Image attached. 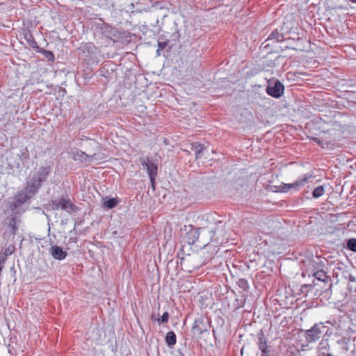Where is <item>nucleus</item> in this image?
Segmentation results:
<instances>
[{"label": "nucleus", "mask_w": 356, "mask_h": 356, "mask_svg": "<svg viewBox=\"0 0 356 356\" xmlns=\"http://www.w3.org/2000/svg\"><path fill=\"white\" fill-rule=\"evenodd\" d=\"M38 51L40 52L41 54H42L44 55V56L49 61H54V54L51 51H47V50H44V49H41V50H40Z\"/></svg>", "instance_id": "dca6fc26"}, {"label": "nucleus", "mask_w": 356, "mask_h": 356, "mask_svg": "<svg viewBox=\"0 0 356 356\" xmlns=\"http://www.w3.org/2000/svg\"><path fill=\"white\" fill-rule=\"evenodd\" d=\"M268 40H276L277 41H280L282 40V35L277 31H274L269 35Z\"/></svg>", "instance_id": "a211bd4d"}, {"label": "nucleus", "mask_w": 356, "mask_h": 356, "mask_svg": "<svg viewBox=\"0 0 356 356\" xmlns=\"http://www.w3.org/2000/svg\"><path fill=\"white\" fill-rule=\"evenodd\" d=\"M262 352V356H269V351L267 349L265 350H261Z\"/></svg>", "instance_id": "c756f323"}, {"label": "nucleus", "mask_w": 356, "mask_h": 356, "mask_svg": "<svg viewBox=\"0 0 356 356\" xmlns=\"http://www.w3.org/2000/svg\"><path fill=\"white\" fill-rule=\"evenodd\" d=\"M191 146L192 149L195 152L196 159L201 158L202 154L206 150V148L204 147V145L198 143H194L191 145Z\"/></svg>", "instance_id": "f8f14e48"}, {"label": "nucleus", "mask_w": 356, "mask_h": 356, "mask_svg": "<svg viewBox=\"0 0 356 356\" xmlns=\"http://www.w3.org/2000/svg\"><path fill=\"white\" fill-rule=\"evenodd\" d=\"M337 99L339 100H335V103H337V104H338L339 102L343 104V102L341 101V100H342V99L341 98V97L339 95L337 96ZM343 106H345L344 104H343Z\"/></svg>", "instance_id": "7c9ffc66"}, {"label": "nucleus", "mask_w": 356, "mask_h": 356, "mask_svg": "<svg viewBox=\"0 0 356 356\" xmlns=\"http://www.w3.org/2000/svg\"><path fill=\"white\" fill-rule=\"evenodd\" d=\"M165 343L170 347L174 346L177 341L176 334L174 332H168L165 336Z\"/></svg>", "instance_id": "ddd939ff"}, {"label": "nucleus", "mask_w": 356, "mask_h": 356, "mask_svg": "<svg viewBox=\"0 0 356 356\" xmlns=\"http://www.w3.org/2000/svg\"><path fill=\"white\" fill-rule=\"evenodd\" d=\"M279 191H280V192H283V193H286V192H288V191H289V190H288V188H287V187H284V184H282V185H280V186H279Z\"/></svg>", "instance_id": "393cba45"}, {"label": "nucleus", "mask_w": 356, "mask_h": 356, "mask_svg": "<svg viewBox=\"0 0 356 356\" xmlns=\"http://www.w3.org/2000/svg\"><path fill=\"white\" fill-rule=\"evenodd\" d=\"M353 2H356V0H351Z\"/></svg>", "instance_id": "c9c22d12"}, {"label": "nucleus", "mask_w": 356, "mask_h": 356, "mask_svg": "<svg viewBox=\"0 0 356 356\" xmlns=\"http://www.w3.org/2000/svg\"><path fill=\"white\" fill-rule=\"evenodd\" d=\"M160 49L158 48L157 51H156V54L157 56H159L160 55Z\"/></svg>", "instance_id": "72a5a7b5"}, {"label": "nucleus", "mask_w": 356, "mask_h": 356, "mask_svg": "<svg viewBox=\"0 0 356 356\" xmlns=\"http://www.w3.org/2000/svg\"><path fill=\"white\" fill-rule=\"evenodd\" d=\"M284 86L280 81H276L273 86H269L267 88V92L269 95L278 98L284 92Z\"/></svg>", "instance_id": "423d86ee"}, {"label": "nucleus", "mask_w": 356, "mask_h": 356, "mask_svg": "<svg viewBox=\"0 0 356 356\" xmlns=\"http://www.w3.org/2000/svg\"><path fill=\"white\" fill-rule=\"evenodd\" d=\"M13 251H14V247L12 245H10L4 250L3 254H4V256H6V257H8L9 255H11L13 254Z\"/></svg>", "instance_id": "5701e85b"}, {"label": "nucleus", "mask_w": 356, "mask_h": 356, "mask_svg": "<svg viewBox=\"0 0 356 356\" xmlns=\"http://www.w3.org/2000/svg\"><path fill=\"white\" fill-rule=\"evenodd\" d=\"M70 155L74 161L84 163H91L103 159L102 156L96 153L90 155L79 149L72 151Z\"/></svg>", "instance_id": "7ed1b4c3"}, {"label": "nucleus", "mask_w": 356, "mask_h": 356, "mask_svg": "<svg viewBox=\"0 0 356 356\" xmlns=\"http://www.w3.org/2000/svg\"><path fill=\"white\" fill-rule=\"evenodd\" d=\"M9 228L10 229L11 234L13 235L15 234L16 231L17 230V220L15 218H13L10 220Z\"/></svg>", "instance_id": "f3484780"}, {"label": "nucleus", "mask_w": 356, "mask_h": 356, "mask_svg": "<svg viewBox=\"0 0 356 356\" xmlns=\"http://www.w3.org/2000/svg\"><path fill=\"white\" fill-rule=\"evenodd\" d=\"M169 319V314L168 312H164L163 315L161 316V318L158 320L159 323H167Z\"/></svg>", "instance_id": "4be33fe9"}, {"label": "nucleus", "mask_w": 356, "mask_h": 356, "mask_svg": "<svg viewBox=\"0 0 356 356\" xmlns=\"http://www.w3.org/2000/svg\"><path fill=\"white\" fill-rule=\"evenodd\" d=\"M347 247L350 250L356 252V238L349 239L347 242Z\"/></svg>", "instance_id": "aec40b11"}, {"label": "nucleus", "mask_w": 356, "mask_h": 356, "mask_svg": "<svg viewBox=\"0 0 356 356\" xmlns=\"http://www.w3.org/2000/svg\"><path fill=\"white\" fill-rule=\"evenodd\" d=\"M312 275L321 281H325L327 277L325 273L321 270V268H319L316 271L314 272Z\"/></svg>", "instance_id": "4468645a"}, {"label": "nucleus", "mask_w": 356, "mask_h": 356, "mask_svg": "<svg viewBox=\"0 0 356 356\" xmlns=\"http://www.w3.org/2000/svg\"><path fill=\"white\" fill-rule=\"evenodd\" d=\"M52 208L54 209H62L68 213L72 212L75 210L74 205L72 203L70 199L61 198L53 201Z\"/></svg>", "instance_id": "39448f33"}, {"label": "nucleus", "mask_w": 356, "mask_h": 356, "mask_svg": "<svg viewBox=\"0 0 356 356\" xmlns=\"http://www.w3.org/2000/svg\"><path fill=\"white\" fill-rule=\"evenodd\" d=\"M338 321V327L341 331L340 334H343V332H346L350 329V318L347 315L339 316Z\"/></svg>", "instance_id": "9d476101"}, {"label": "nucleus", "mask_w": 356, "mask_h": 356, "mask_svg": "<svg viewBox=\"0 0 356 356\" xmlns=\"http://www.w3.org/2000/svg\"><path fill=\"white\" fill-rule=\"evenodd\" d=\"M311 178H312L311 176L304 175L303 178L298 179L297 181H294L293 183L284 184V187H287L289 191L290 190H298L299 188L302 187L305 184V183H307V181Z\"/></svg>", "instance_id": "0eeeda50"}, {"label": "nucleus", "mask_w": 356, "mask_h": 356, "mask_svg": "<svg viewBox=\"0 0 356 356\" xmlns=\"http://www.w3.org/2000/svg\"><path fill=\"white\" fill-rule=\"evenodd\" d=\"M166 46V43L165 42H159L158 44V48L161 51L162 49H163Z\"/></svg>", "instance_id": "bb28decb"}, {"label": "nucleus", "mask_w": 356, "mask_h": 356, "mask_svg": "<svg viewBox=\"0 0 356 356\" xmlns=\"http://www.w3.org/2000/svg\"><path fill=\"white\" fill-rule=\"evenodd\" d=\"M325 333L323 339L326 338L327 343L330 344V348L334 343V339L332 337V330L323 323L315 324L311 329L306 331V339L309 343L315 342Z\"/></svg>", "instance_id": "f03ea898"}, {"label": "nucleus", "mask_w": 356, "mask_h": 356, "mask_svg": "<svg viewBox=\"0 0 356 356\" xmlns=\"http://www.w3.org/2000/svg\"><path fill=\"white\" fill-rule=\"evenodd\" d=\"M302 263L309 276L323 266L321 259L317 256L306 258Z\"/></svg>", "instance_id": "20e7f679"}, {"label": "nucleus", "mask_w": 356, "mask_h": 356, "mask_svg": "<svg viewBox=\"0 0 356 356\" xmlns=\"http://www.w3.org/2000/svg\"><path fill=\"white\" fill-rule=\"evenodd\" d=\"M155 177H149L150 182H151V186H152V188L153 190L155 189Z\"/></svg>", "instance_id": "a878e982"}, {"label": "nucleus", "mask_w": 356, "mask_h": 356, "mask_svg": "<svg viewBox=\"0 0 356 356\" xmlns=\"http://www.w3.org/2000/svg\"><path fill=\"white\" fill-rule=\"evenodd\" d=\"M326 323V324H330V325H332V323H331L330 321H326V323Z\"/></svg>", "instance_id": "f704fd0d"}, {"label": "nucleus", "mask_w": 356, "mask_h": 356, "mask_svg": "<svg viewBox=\"0 0 356 356\" xmlns=\"http://www.w3.org/2000/svg\"><path fill=\"white\" fill-rule=\"evenodd\" d=\"M117 204L118 201L115 198H111L104 201V206L108 209L114 208Z\"/></svg>", "instance_id": "2eb2a0df"}, {"label": "nucleus", "mask_w": 356, "mask_h": 356, "mask_svg": "<svg viewBox=\"0 0 356 356\" xmlns=\"http://www.w3.org/2000/svg\"><path fill=\"white\" fill-rule=\"evenodd\" d=\"M324 193V188L322 186L316 187L313 191V197L318 198L321 197Z\"/></svg>", "instance_id": "6ab92c4d"}, {"label": "nucleus", "mask_w": 356, "mask_h": 356, "mask_svg": "<svg viewBox=\"0 0 356 356\" xmlns=\"http://www.w3.org/2000/svg\"><path fill=\"white\" fill-rule=\"evenodd\" d=\"M179 356H184V355L181 354Z\"/></svg>", "instance_id": "e433bc0d"}, {"label": "nucleus", "mask_w": 356, "mask_h": 356, "mask_svg": "<svg viewBox=\"0 0 356 356\" xmlns=\"http://www.w3.org/2000/svg\"><path fill=\"white\" fill-rule=\"evenodd\" d=\"M90 143L92 144V145H95L96 147H98V144L95 141H94V140H91Z\"/></svg>", "instance_id": "473e14b6"}, {"label": "nucleus", "mask_w": 356, "mask_h": 356, "mask_svg": "<svg viewBox=\"0 0 356 356\" xmlns=\"http://www.w3.org/2000/svg\"><path fill=\"white\" fill-rule=\"evenodd\" d=\"M239 286L245 288L247 286V282L244 280H241L239 281Z\"/></svg>", "instance_id": "c85d7f7f"}, {"label": "nucleus", "mask_w": 356, "mask_h": 356, "mask_svg": "<svg viewBox=\"0 0 356 356\" xmlns=\"http://www.w3.org/2000/svg\"><path fill=\"white\" fill-rule=\"evenodd\" d=\"M143 166L145 167L147 170L149 177H156L157 174V165L151 161L148 158L143 159L141 162Z\"/></svg>", "instance_id": "6e6552de"}, {"label": "nucleus", "mask_w": 356, "mask_h": 356, "mask_svg": "<svg viewBox=\"0 0 356 356\" xmlns=\"http://www.w3.org/2000/svg\"><path fill=\"white\" fill-rule=\"evenodd\" d=\"M330 344L327 343V339L324 338L319 344V350L323 356H332L330 353Z\"/></svg>", "instance_id": "9b49d317"}, {"label": "nucleus", "mask_w": 356, "mask_h": 356, "mask_svg": "<svg viewBox=\"0 0 356 356\" xmlns=\"http://www.w3.org/2000/svg\"><path fill=\"white\" fill-rule=\"evenodd\" d=\"M50 172V168L48 166L42 167L34 171L30 176L27 182V186L24 191L19 192L15 197L18 204H22L31 198L38 191L47 176Z\"/></svg>", "instance_id": "f257e3e1"}, {"label": "nucleus", "mask_w": 356, "mask_h": 356, "mask_svg": "<svg viewBox=\"0 0 356 356\" xmlns=\"http://www.w3.org/2000/svg\"><path fill=\"white\" fill-rule=\"evenodd\" d=\"M259 350H265L268 348L266 341L264 336L259 337Z\"/></svg>", "instance_id": "412c9836"}, {"label": "nucleus", "mask_w": 356, "mask_h": 356, "mask_svg": "<svg viewBox=\"0 0 356 356\" xmlns=\"http://www.w3.org/2000/svg\"><path fill=\"white\" fill-rule=\"evenodd\" d=\"M9 204H10V209L12 211L15 210L20 205V204H18V203L17 202V200L15 199V197L14 198L13 201L10 202Z\"/></svg>", "instance_id": "b1692460"}, {"label": "nucleus", "mask_w": 356, "mask_h": 356, "mask_svg": "<svg viewBox=\"0 0 356 356\" xmlns=\"http://www.w3.org/2000/svg\"><path fill=\"white\" fill-rule=\"evenodd\" d=\"M49 252L53 258L57 260H63L67 256V252L62 248L57 245H53L50 248Z\"/></svg>", "instance_id": "1a4fd4ad"}, {"label": "nucleus", "mask_w": 356, "mask_h": 356, "mask_svg": "<svg viewBox=\"0 0 356 356\" xmlns=\"http://www.w3.org/2000/svg\"><path fill=\"white\" fill-rule=\"evenodd\" d=\"M6 257H7L4 256V254H0V264H1L3 265V264L4 263V261L6 259Z\"/></svg>", "instance_id": "cd10ccee"}, {"label": "nucleus", "mask_w": 356, "mask_h": 356, "mask_svg": "<svg viewBox=\"0 0 356 356\" xmlns=\"http://www.w3.org/2000/svg\"><path fill=\"white\" fill-rule=\"evenodd\" d=\"M30 44L32 46V47H33V48L37 47H36V42H35L33 40L31 41V42Z\"/></svg>", "instance_id": "2f4dec72"}]
</instances>
